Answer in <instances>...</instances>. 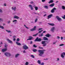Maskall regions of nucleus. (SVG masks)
I'll list each match as a JSON object with an SVG mask.
<instances>
[{"label": "nucleus", "instance_id": "obj_48", "mask_svg": "<svg viewBox=\"0 0 65 65\" xmlns=\"http://www.w3.org/2000/svg\"><path fill=\"white\" fill-rule=\"evenodd\" d=\"M17 41H20V39L19 38H18L17 39Z\"/></svg>", "mask_w": 65, "mask_h": 65}, {"label": "nucleus", "instance_id": "obj_7", "mask_svg": "<svg viewBox=\"0 0 65 65\" xmlns=\"http://www.w3.org/2000/svg\"><path fill=\"white\" fill-rule=\"evenodd\" d=\"M23 49H24V50H26L27 49H28V48H28V47L27 46V45H24L23 46Z\"/></svg>", "mask_w": 65, "mask_h": 65}, {"label": "nucleus", "instance_id": "obj_45", "mask_svg": "<svg viewBox=\"0 0 65 65\" xmlns=\"http://www.w3.org/2000/svg\"><path fill=\"white\" fill-rule=\"evenodd\" d=\"M23 53H26V51H25V50H24V51H23Z\"/></svg>", "mask_w": 65, "mask_h": 65}, {"label": "nucleus", "instance_id": "obj_44", "mask_svg": "<svg viewBox=\"0 0 65 65\" xmlns=\"http://www.w3.org/2000/svg\"><path fill=\"white\" fill-rule=\"evenodd\" d=\"M17 22V20H15L13 21V22Z\"/></svg>", "mask_w": 65, "mask_h": 65}, {"label": "nucleus", "instance_id": "obj_27", "mask_svg": "<svg viewBox=\"0 0 65 65\" xmlns=\"http://www.w3.org/2000/svg\"><path fill=\"white\" fill-rule=\"evenodd\" d=\"M61 57L62 58V59H64V55H63V54H61Z\"/></svg>", "mask_w": 65, "mask_h": 65}, {"label": "nucleus", "instance_id": "obj_41", "mask_svg": "<svg viewBox=\"0 0 65 65\" xmlns=\"http://www.w3.org/2000/svg\"><path fill=\"white\" fill-rule=\"evenodd\" d=\"M24 26H25V28H26L27 29H29V28L27 27V26H26V25H24Z\"/></svg>", "mask_w": 65, "mask_h": 65}, {"label": "nucleus", "instance_id": "obj_6", "mask_svg": "<svg viewBox=\"0 0 65 65\" xmlns=\"http://www.w3.org/2000/svg\"><path fill=\"white\" fill-rule=\"evenodd\" d=\"M56 18L59 22H61L62 21V19L59 17L58 16H56Z\"/></svg>", "mask_w": 65, "mask_h": 65}, {"label": "nucleus", "instance_id": "obj_42", "mask_svg": "<svg viewBox=\"0 0 65 65\" xmlns=\"http://www.w3.org/2000/svg\"><path fill=\"white\" fill-rule=\"evenodd\" d=\"M38 20V19H37V18H36L35 20V22L36 23V22H37V21Z\"/></svg>", "mask_w": 65, "mask_h": 65}, {"label": "nucleus", "instance_id": "obj_43", "mask_svg": "<svg viewBox=\"0 0 65 65\" xmlns=\"http://www.w3.org/2000/svg\"><path fill=\"white\" fill-rule=\"evenodd\" d=\"M42 31H43V30H41L39 31V32H38L39 33H41V32H42Z\"/></svg>", "mask_w": 65, "mask_h": 65}, {"label": "nucleus", "instance_id": "obj_1", "mask_svg": "<svg viewBox=\"0 0 65 65\" xmlns=\"http://www.w3.org/2000/svg\"><path fill=\"white\" fill-rule=\"evenodd\" d=\"M45 50H38V52L39 53V56L41 57H44V56H43V55L44 54V52H45Z\"/></svg>", "mask_w": 65, "mask_h": 65}, {"label": "nucleus", "instance_id": "obj_61", "mask_svg": "<svg viewBox=\"0 0 65 65\" xmlns=\"http://www.w3.org/2000/svg\"><path fill=\"white\" fill-rule=\"evenodd\" d=\"M45 32H46V31H45L43 32V33H45Z\"/></svg>", "mask_w": 65, "mask_h": 65}, {"label": "nucleus", "instance_id": "obj_46", "mask_svg": "<svg viewBox=\"0 0 65 65\" xmlns=\"http://www.w3.org/2000/svg\"><path fill=\"white\" fill-rule=\"evenodd\" d=\"M62 18L63 19H65V15H64V16L62 17Z\"/></svg>", "mask_w": 65, "mask_h": 65}, {"label": "nucleus", "instance_id": "obj_25", "mask_svg": "<svg viewBox=\"0 0 65 65\" xmlns=\"http://www.w3.org/2000/svg\"><path fill=\"white\" fill-rule=\"evenodd\" d=\"M0 28H1L2 29H4V27L0 25Z\"/></svg>", "mask_w": 65, "mask_h": 65}, {"label": "nucleus", "instance_id": "obj_15", "mask_svg": "<svg viewBox=\"0 0 65 65\" xmlns=\"http://www.w3.org/2000/svg\"><path fill=\"white\" fill-rule=\"evenodd\" d=\"M17 8L15 7H12V9L14 11H16Z\"/></svg>", "mask_w": 65, "mask_h": 65}, {"label": "nucleus", "instance_id": "obj_4", "mask_svg": "<svg viewBox=\"0 0 65 65\" xmlns=\"http://www.w3.org/2000/svg\"><path fill=\"white\" fill-rule=\"evenodd\" d=\"M41 41V38H39L38 39V37H37L36 39L35 40V41H38L39 42H40Z\"/></svg>", "mask_w": 65, "mask_h": 65}, {"label": "nucleus", "instance_id": "obj_54", "mask_svg": "<svg viewBox=\"0 0 65 65\" xmlns=\"http://www.w3.org/2000/svg\"><path fill=\"white\" fill-rule=\"evenodd\" d=\"M31 4H33L34 3L33 2H30Z\"/></svg>", "mask_w": 65, "mask_h": 65}, {"label": "nucleus", "instance_id": "obj_30", "mask_svg": "<svg viewBox=\"0 0 65 65\" xmlns=\"http://www.w3.org/2000/svg\"><path fill=\"white\" fill-rule=\"evenodd\" d=\"M38 34V33H37L35 35H33V36H34V37L36 36H37V35Z\"/></svg>", "mask_w": 65, "mask_h": 65}, {"label": "nucleus", "instance_id": "obj_39", "mask_svg": "<svg viewBox=\"0 0 65 65\" xmlns=\"http://www.w3.org/2000/svg\"><path fill=\"white\" fill-rule=\"evenodd\" d=\"M29 64V62H27L25 63V65H28Z\"/></svg>", "mask_w": 65, "mask_h": 65}, {"label": "nucleus", "instance_id": "obj_32", "mask_svg": "<svg viewBox=\"0 0 65 65\" xmlns=\"http://www.w3.org/2000/svg\"><path fill=\"white\" fill-rule=\"evenodd\" d=\"M6 31H7V32H8V33H10L11 32V31L10 30H6Z\"/></svg>", "mask_w": 65, "mask_h": 65}, {"label": "nucleus", "instance_id": "obj_31", "mask_svg": "<svg viewBox=\"0 0 65 65\" xmlns=\"http://www.w3.org/2000/svg\"><path fill=\"white\" fill-rule=\"evenodd\" d=\"M62 9H63L64 10H65V7L64 6H62Z\"/></svg>", "mask_w": 65, "mask_h": 65}, {"label": "nucleus", "instance_id": "obj_3", "mask_svg": "<svg viewBox=\"0 0 65 65\" xmlns=\"http://www.w3.org/2000/svg\"><path fill=\"white\" fill-rule=\"evenodd\" d=\"M5 55L7 57H10L11 56L10 54L8 52H6L5 53Z\"/></svg>", "mask_w": 65, "mask_h": 65}, {"label": "nucleus", "instance_id": "obj_5", "mask_svg": "<svg viewBox=\"0 0 65 65\" xmlns=\"http://www.w3.org/2000/svg\"><path fill=\"white\" fill-rule=\"evenodd\" d=\"M55 27H53L51 28L50 30L52 32L54 33L55 32Z\"/></svg>", "mask_w": 65, "mask_h": 65}, {"label": "nucleus", "instance_id": "obj_55", "mask_svg": "<svg viewBox=\"0 0 65 65\" xmlns=\"http://www.w3.org/2000/svg\"><path fill=\"white\" fill-rule=\"evenodd\" d=\"M44 63H42L41 64V65H44Z\"/></svg>", "mask_w": 65, "mask_h": 65}, {"label": "nucleus", "instance_id": "obj_9", "mask_svg": "<svg viewBox=\"0 0 65 65\" xmlns=\"http://www.w3.org/2000/svg\"><path fill=\"white\" fill-rule=\"evenodd\" d=\"M53 17V14H50L48 16H47V19L48 20L49 19H50V18H51L52 17Z\"/></svg>", "mask_w": 65, "mask_h": 65}, {"label": "nucleus", "instance_id": "obj_35", "mask_svg": "<svg viewBox=\"0 0 65 65\" xmlns=\"http://www.w3.org/2000/svg\"><path fill=\"white\" fill-rule=\"evenodd\" d=\"M44 7L46 9H48V7L46 6H44Z\"/></svg>", "mask_w": 65, "mask_h": 65}, {"label": "nucleus", "instance_id": "obj_29", "mask_svg": "<svg viewBox=\"0 0 65 65\" xmlns=\"http://www.w3.org/2000/svg\"><path fill=\"white\" fill-rule=\"evenodd\" d=\"M40 60H38V61L37 62L39 64H41V62H40Z\"/></svg>", "mask_w": 65, "mask_h": 65}, {"label": "nucleus", "instance_id": "obj_49", "mask_svg": "<svg viewBox=\"0 0 65 65\" xmlns=\"http://www.w3.org/2000/svg\"><path fill=\"white\" fill-rule=\"evenodd\" d=\"M1 44H3V43H2V41H1L0 43V45H1Z\"/></svg>", "mask_w": 65, "mask_h": 65}, {"label": "nucleus", "instance_id": "obj_2", "mask_svg": "<svg viewBox=\"0 0 65 65\" xmlns=\"http://www.w3.org/2000/svg\"><path fill=\"white\" fill-rule=\"evenodd\" d=\"M46 42V41H42L41 42V43L43 45V46H46V43H45Z\"/></svg>", "mask_w": 65, "mask_h": 65}, {"label": "nucleus", "instance_id": "obj_38", "mask_svg": "<svg viewBox=\"0 0 65 65\" xmlns=\"http://www.w3.org/2000/svg\"><path fill=\"white\" fill-rule=\"evenodd\" d=\"M31 57H32V58H35V56H33V55H31Z\"/></svg>", "mask_w": 65, "mask_h": 65}, {"label": "nucleus", "instance_id": "obj_58", "mask_svg": "<svg viewBox=\"0 0 65 65\" xmlns=\"http://www.w3.org/2000/svg\"><path fill=\"white\" fill-rule=\"evenodd\" d=\"M56 42H54L53 43V44H56Z\"/></svg>", "mask_w": 65, "mask_h": 65}, {"label": "nucleus", "instance_id": "obj_26", "mask_svg": "<svg viewBox=\"0 0 65 65\" xmlns=\"http://www.w3.org/2000/svg\"><path fill=\"white\" fill-rule=\"evenodd\" d=\"M54 2V1L53 0H51L50 1L48 2V3H53Z\"/></svg>", "mask_w": 65, "mask_h": 65}, {"label": "nucleus", "instance_id": "obj_64", "mask_svg": "<svg viewBox=\"0 0 65 65\" xmlns=\"http://www.w3.org/2000/svg\"><path fill=\"white\" fill-rule=\"evenodd\" d=\"M57 61H59V58H57Z\"/></svg>", "mask_w": 65, "mask_h": 65}, {"label": "nucleus", "instance_id": "obj_20", "mask_svg": "<svg viewBox=\"0 0 65 65\" xmlns=\"http://www.w3.org/2000/svg\"><path fill=\"white\" fill-rule=\"evenodd\" d=\"M48 24L49 25H50V26H55V24L53 23H48Z\"/></svg>", "mask_w": 65, "mask_h": 65}, {"label": "nucleus", "instance_id": "obj_51", "mask_svg": "<svg viewBox=\"0 0 65 65\" xmlns=\"http://www.w3.org/2000/svg\"><path fill=\"white\" fill-rule=\"evenodd\" d=\"M42 2H44L45 1V0H42Z\"/></svg>", "mask_w": 65, "mask_h": 65}, {"label": "nucleus", "instance_id": "obj_19", "mask_svg": "<svg viewBox=\"0 0 65 65\" xmlns=\"http://www.w3.org/2000/svg\"><path fill=\"white\" fill-rule=\"evenodd\" d=\"M43 39L44 40H48V38L45 37H44L43 38Z\"/></svg>", "mask_w": 65, "mask_h": 65}, {"label": "nucleus", "instance_id": "obj_13", "mask_svg": "<svg viewBox=\"0 0 65 65\" xmlns=\"http://www.w3.org/2000/svg\"><path fill=\"white\" fill-rule=\"evenodd\" d=\"M13 18H14V19H20L19 17L16 15H14L13 17Z\"/></svg>", "mask_w": 65, "mask_h": 65}, {"label": "nucleus", "instance_id": "obj_63", "mask_svg": "<svg viewBox=\"0 0 65 65\" xmlns=\"http://www.w3.org/2000/svg\"><path fill=\"white\" fill-rule=\"evenodd\" d=\"M3 26H4V25H5V23H3Z\"/></svg>", "mask_w": 65, "mask_h": 65}, {"label": "nucleus", "instance_id": "obj_28", "mask_svg": "<svg viewBox=\"0 0 65 65\" xmlns=\"http://www.w3.org/2000/svg\"><path fill=\"white\" fill-rule=\"evenodd\" d=\"M35 8L36 10H38V7H35Z\"/></svg>", "mask_w": 65, "mask_h": 65}, {"label": "nucleus", "instance_id": "obj_37", "mask_svg": "<svg viewBox=\"0 0 65 65\" xmlns=\"http://www.w3.org/2000/svg\"><path fill=\"white\" fill-rule=\"evenodd\" d=\"M39 48H40V49H41V50H43V47H41L40 46H39Z\"/></svg>", "mask_w": 65, "mask_h": 65}, {"label": "nucleus", "instance_id": "obj_34", "mask_svg": "<svg viewBox=\"0 0 65 65\" xmlns=\"http://www.w3.org/2000/svg\"><path fill=\"white\" fill-rule=\"evenodd\" d=\"M37 50L36 49H34L33 50V52H37Z\"/></svg>", "mask_w": 65, "mask_h": 65}, {"label": "nucleus", "instance_id": "obj_14", "mask_svg": "<svg viewBox=\"0 0 65 65\" xmlns=\"http://www.w3.org/2000/svg\"><path fill=\"white\" fill-rule=\"evenodd\" d=\"M29 39H27V40H31L32 39H33V38L31 36H30L29 37Z\"/></svg>", "mask_w": 65, "mask_h": 65}, {"label": "nucleus", "instance_id": "obj_23", "mask_svg": "<svg viewBox=\"0 0 65 65\" xmlns=\"http://www.w3.org/2000/svg\"><path fill=\"white\" fill-rule=\"evenodd\" d=\"M20 54H18L15 55V57L17 58L18 56H19Z\"/></svg>", "mask_w": 65, "mask_h": 65}, {"label": "nucleus", "instance_id": "obj_18", "mask_svg": "<svg viewBox=\"0 0 65 65\" xmlns=\"http://www.w3.org/2000/svg\"><path fill=\"white\" fill-rule=\"evenodd\" d=\"M16 43L18 45H19V46H21V45H22V44H21L20 43L18 42H16Z\"/></svg>", "mask_w": 65, "mask_h": 65}, {"label": "nucleus", "instance_id": "obj_56", "mask_svg": "<svg viewBox=\"0 0 65 65\" xmlns=\"http://www.w3.org/2000/svg\"><path fill=\"white\" fill-rule=\"evenodd\" d=\"M30 43V44H32V43H33V42L32 41H31Z\"/></svg>", "mask_w": 65, "mask_h": 65}, {"label": "nucleus", "instance_id": "obj_57", "mask_svg": "<svg viewBox=\"0 0 65 65\" xmlns=\"http://www.w3.org/2000/svg\"><path fill=\"white\" fill-rule=\"evenodd\" d=\"M42 28H41L39 29V30L38 31H39L40 30H42Z\"/></svg>", "mask_w": 65, "mask_h": 65}, {"label": "nucleus", "instance_id": "obj_60", "mask_svg": "<svg viewBox=\"0 0 65 65\" xmlns=\"http://www.w3.org/2000/svg\"><path fill=\"white\" fill-rule=\"evenodd\" d=\"M61 37V40H62V39H63V37Z\"/></svg>", "mask_w": 65, "mask_h": 65}, {"label": "nucleus", "instance_id": "obj_47", "mask_svg": "<svg viewBox=\"0 0 65 65\" xmlns=\"http://www.w3.org/2000/svg\"><path fill=\"white\" fill-rule=\"evenodd\" d=\"M33 46L34 47H37V46H36L35 45H33Z\"/></svg>", "mask_w": 65, "mask_h": 65}, {"label": "nucleus", "instance_id": "obj_52", "mask_svg": "<svg viewBox=\"0 0 65 65\" xmlns=\"http://www.w3.org/2000/svg\"><path fill=\"white\" fill-rule=\"evenodd\" d=\"M57 38L58 39H60V37H59V36H58L57 37Z\"/></svg>", "mask_w": 65, "mask_h": 65}, {"label": "nucleus", "instance_id": "obj_36", "mask_svg": "<svg viewBox=\"0 0 65 65\" xmlns=\"http://www.w3.org/2000/svg\"><path fill=\"white\" fill-rule=\"evenodd\" d=\"M64 45V44H60L59 45V46H63V45Z\"/></svg>", "mask_w": 65, "mask_h": 65}, {"label": "nucleus", "instance_id": "obj_21", "mask_svg": "<svg viewBox=\"0 0 65 65\" xmlns=\"http://www.w3.org/2000/svg\"><path fill=\"white\" fill-rule=\"evenodd\" d=\"M39 36L40 37H42L43 36V34L42 33L41 34H40L39 35Z\"/></svg>", "mask_w": 65, "mask_h": 65}, {"label": "nucleus", "instance_id": "obj_10", "mask_svg": "<svg viewBox=\"0 0 65 65\" xmlns=\"http://www.w3.org/2000/svg\"><path fill=\"white\" fill-rule=\"evenodd\" d=\"M29 8H30L32 10L34 8H33V7L31 5H29Z\"/></svg>", "mask_w": 65, "mask_h": 65}, {"label": "nucleus", "instance_id": "obj_50", "mask_svg": "<svg viewBox=\"0 0 65 65\" xmlns=\"http://www.w3.org/2000/svg\"><path fill=\"white\" fill-rule=\"evenodd\" d=\"M16 38V36H13V38Z\"/></svg>", "mask_w": 65, "mask_h": 65}, {"label": "nucleus", "instance_id": "obj_17", "mask_svg": "<svg viewBox=\"0 0 65 65\" xmlns=\"http://www.w3.org/2000/svg\"><path fill=\"white\" fill-rule=\"evenodd\" d=\"M7 50V48L3 49H2V52H4L6 51Z\"/></svg>", "mask_w": 65, "mask_h": 65}, {"label": "nucleus", "instance_id": "obj_24", "mask_svg": "<svg viewBox=\"0 0 65 65\" xmlns=\"http://www.w3.org/2000/svg\"><path fill=\"white\" fill-rule=\"evenodd\" d=\"M4 43L5 44V47H6V48L7 47V46H8V45H7V44L6 43Z\"/></svg>", "mask_w": 65, "mask_h": 65}, {"label": "nucleus", "instance_id": "obj_12", "mask_svg": "<svg viewBox=\"0 0 65 65\" xmlns=\"http://www.w3.org/2000/svg\"><path fill=\"white\" fill-rule=\"evenodd\" d=\"M55 10H56V8H54L51 11V12L52 13H54L55 12Z\"/></svg>", "mask_w": 65, "mask_h": 65}, {"label": "nucleus", "instance_id": "obj_22", "mask_svg": "<svg viewBox=\"0 0 65 65\" xmlns=\"http://www.w3.org/2000/svg\"><path fill=\"white\" fill-rule=\"evenodd\" d=\"M54 5H55V4L54 3H53L50 5L49 6L50 7H53V6H54Z\"/></svg>", "mask_w": 65, "mask_h": 65}, {"label": "nucleus", "instance_id": "obj_8", "mask_svg": "<svg viewBox=\"0 0 65 65\" xmlns=\"http://www.w3.org/2000/svg\"><path fill=\"white\" fill-rule=\"evenodd\" d=\"M36 26H35L33 28H32L31 29H30V31H35L36 30Z\"/></svg>", "mask_w": 65, "mask_h": 65}, {"label": "nucleus", "instance_id": "obj_16", "mask_svg": "<svg viewBox=\"0 0 65 65\" xmlns=\"http://www.w3.org/2000/svg\"><path fill=\"white\" fill-rule=\"evenodd\" d=\"M51 36V35H50L48 34H47L45 35L46 37H50V36Z\"/></svg>", "mask_w": 65, "mask_h": 65}, {"label": "nucleus", "instance_id": "obj_62", "mask_svg": "<svg viewBox=\"0 0 65 65\" xmlns=\"http://www.w3.org/2000/svg\"><path fill=\"white\" fill-rule=\"evenodd\" d=\"M15 40H16V39L15 38H14L13 39V40H14V41H15Z\"/></svg>", "mask_w": 65, "mask_h": 65}, {"label": "nucleus", "instance_id": "obj_33", "mask_svg": "<svg viewBox=\"0 0 65 65\" xmlns=\"http://www.w3.org/2000/svg\"><path fill=\"white\" fill-rule=\"evenodd\" d=\"M3 12V11L2 9H0V13H2Z\"/></svg>", "mask_w": 65, "mask_h": 65}, {"label": "nucleus", "instance_id": "obj_53", "mask_svg": "<svg viewBox=\"0 0 65 65\" xmlns=\"http://www.w3.org/2000/svg\"><path fill=\"white\" fill-rule=\"evenodd\" d=\"M8 24H9V23H10V21H8Z\"/></svg>", "mask_w": 65, "mask_h": 65}, {"label": "nucleus", "instance_id": "obj_59", "mask_svg": "<svg viewBox=\"0 0 65 65\" xmlns=\"http://www.w3.org/2000/svg\"><path fill=\"white\" fill-rule=\"evenodd\" d=\"M4 5L5 6H6V4L5 3V4H4Z\"/></svg>", "mask_w": 65, "mask_h": 65}, {"label": "nucleus", "instance_id": "obj_11", "mask_svg": "<svg viewBox=\"0 0 65 65\" xmlns=\"http://www.w3.org/2000/svg\"><path fill=\"white\" fill-rule=\"evenodd\" d=\"M7 41H8V42H9V43H11V44H12V43H13L12 41L8 39H7Z\"/></svg>", "mask_w": 65, "mask_h": 65}, {"label": "nucleus", "instance_id": "obj_40", "mask_svg": "<svg viewBox=\"0 0 65 65\" xmlns=\"http://www.w3.org/2000/svg\"><path fill=\"white\" fill-rule=\"evenodd\" d=\"M1 21H2V22L3 21V20L2 18H0V22Z\"/></svg>", "mask_w": 65, "mask_h": 65}]
</instances>
